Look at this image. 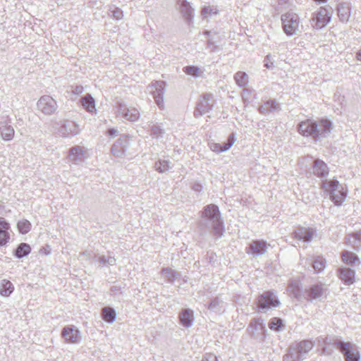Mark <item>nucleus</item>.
I'll return each instance as SVG.
<instances>
[{"label":"nucleus","mask_w":361,"mask_h":361,"mask_svg":"<svg viewBox=\"0 0 361 361\" xmlns=\"http://www.w3.org/2000/svg\"><path fill=\"white\" fill-rule=\"evenodd\" d=\"M106 259V264L113 266L116 264V259L114 257L108 256Z\"/></svg>","instance_id":"nucleus-56"},{"label":"nucleus","mask_w":361,"mask_h":361,"mask_svg":"<svg viewBox=\"0 0 361 361\" xmlns=\"http://www.w3.org/2000/svg\"><path fill=\"white\" fill-rule=\"evenodd\" d=\"M280 109V105L274 99H269L259 106L258 111L262 114H268L270 112Z\"/></svg>","instance_id":"nucleus-31"},{"label":"nucleus","mask_w":361,"mask_h":361,"mask_svg":"<svg viewBox=\"0 0 361 361\" xmlns=\"http://www.w3.org/2000/svg\"><path fill=\"white\" fill-rule=\"evenodd\" d=\"M345 243L350 246L355 251H360L361 249V230L351 233L345 237Z\"/></svg>","instance_id":"nucleus-25"},{"label":"nucleus","mask_w":361,"mask_h":361,"mask_svg":"<svg viewBox=\"0 0 361 361\" xmlns=\"http://www.w3.org/2000/svg\"><path fill=\"white\" fill-rule=\"evenodd\" d=\"M326 261L323 257H316L312 262V266L314 270V273L319 274L322 272L326 267Z\"/></svg>","instance_id":"nucleus-40"},{"label":"nucleus","mask_w":361,"mask_h":361,"mask_svg":"<svg viewBox=\"0 0 361 361\" xmlns=\"http://www.w3.org/2000/svg\"><path fill=\"white\" fill-rule=\"evenodd\" d=\"M269 245L264 240H253L249 245V250L247 253L251 254L253 256H259L264 255Z\"/></svg>","instance_id":"nucleus-19"},{"label":"nucleus","mask_w":361,"mask_h":361,"mask_svg":"<svg viewBox=\"0 0 361 361\" xmlns=\"http://www.w3.org/2000/svg\"><path fill=\"white\" fill-rule=\"evenodd\" d=\"M83 256H87L88 257H90V253H89L87 251L83 252L80 254V257H82Z\"/></svg>","instance_id":"nucleus-60"},{"label":"nucleus","mask_w":361,"mask_h":361,"mask_svg":"<svg viewBox=\"0 0 361 361\" xmlns=\"http://www.w3.org/2000/svg\"><path fill=\"white\" fill-rule=\"evenodd\" d=\"M341 339L336 336H319L317 342L319 347L322 348L321 355L330 356L333 354L334 350L330 346L337 349V343H341Z\"/></svg>","instance_id":"nucleus-10"},{"label":"nucleus","mask_w":361,"mask_h":361,"mask_svg":"<svg viewBox=\"0 0 361 361\" xmlns=\"http://www.w3.org/2000/svg\"><path fill=\"white\" fill-rule=\"evenodd\" d=\"M166 83L163 80H157L148 86L149 92L153 95L156 104L160 109L164 108V94Z\"/></svg>","instance_id":"nucleus-9"},{"label":"nucleus","mask_w":361,"mask_h":361,"mask_svg":"<svg viewBox=\"0 0 361 361\" xmlns=\"http://www.w3.org/2000/svg\"><path fill=\"white\" fill-rule=\"evenodd\" d=\"M94 260H95V261H97V262H98V257H95V255L94 256Z\"/></svg>","instance_id":"nucleus-64"},{"label":"nucleus","mask_w":361,"mask_h":361,"mask_svg":"<svg viewBox=\"0 0 361 361\" xmlns=\"http://www.w3.org/2000/svg\"><path fill=\"white\" fill-rule=\"evenodd\" d=\"M219 14V10L216 6H204V18L212 17Z\"/></svg>","instance_id":"nucleus-48"},{"label":"nucleus","mask_w":361,"mask_h":361,"mask_svg":"<svg viewBox=\"0 0 361 361\" xmlns=\"http://www.w3.org/2000/svg\"><path fill=\"white\" fill-rule=\"evenodd\" d=\"M204 361H217V358L215 355L209 354L204 357Z\"/></svg>","instance_id":"nucleus-58"},{"label":"nucleus","mask_w":361,"mask_h":361,"mask_svg":"<svg viewBox=\"0 0 361 361\" xmlns=\"http://www.w3.org/2000/svg\"><path fill=\"white\" fill-rule=\"evenodd\" d=\"M356 58L357 60L361 61V49L357 52Z\"/></svg>","instance_id":"nucleus-61"},{"label":"nucleus","mask_w":361,"mask_h":361,"mask_svg":"<svg viewBox=\"0 0 361 361\" xmlns=\"http://www.w3.org/2000/svg\"><path fill=\"white\" fill-rule=\"evenodd\" d=\"M164 133V129L160 126L154 124L150 127V135L156 138L162 137Z\"/></svg>","instance_id":"nucleus-46"},{"label":"nucleus","mask_w":361,"mask_h":361,"mask_svg":"<svg viewBox=\"0 0 361 361\" xmlns=\"http://www.w3.org/2000/svg\"><path fill=\"white\" fill-rule=\"evenodd\" d=\"M317 122L307 119L300 122L298 126V130L300 134L306 137H312L316 141Z\"/></svg>","instance_id":"nucleus-15"},{"label":"nucleus","mask_w":361,"mask_h":361,"mask_svg":"<svg viewBox=\"0 0 361 361\" xmlns=\"http://www.w3.org/2000/svg\"><path fill=\"white\" fill-rule=\"evenodd\" d=\"M83 108L88 112L92 113L96 111L95 101L91 94H87L80 99Z\"/></svg>","instance_id":"nucleus-36"},{"label":"nucleus","mask_w":361,"mask_h":361,"mask_svg":"<svg viewBox=\"0 0 361 361\" xmlns=\"http://www.w3.org/2000/svg\"><path fill=\"white\" fill-rule=\"evenodd\" d=\"M106 133L108 135H109L111 137H114L117 135L118 130L114 128H111L108 129Z\"/></svg>","instance_id":"nucleus-57"},{"label":"nucleus","mask_w":361,"mask_h":361,"mask_svg":"<svg viewBox=\"0 0 361 361\" xmlns=\"http://www.w3.org/2000/svg\"><path fill=\"white\" fill-rule=\"evenodd\" d=\"M95 257H98V262L102 264V265H106V257L104 256V255H95Z\"/></svg>","instance_id":"nucleus-55"},{"label":"nucleus","mask_w":361,"mask_h":361,"mask_svg":"<svg viewBox=\"0 0 361 361\" xmlns=\"http://www.w3.org/2000/svg\"><path fill=\"white\" fill-rule=\"evenodd\" d=\"M289 288L293 296L298 300L303 299L302 293H301L300 286L298 283H291L289 285Z\"/></svg>","instance_id":"nucleus-45"},{"label":"nucleus","mask_w":361,"mask_h":361,"mask_svg":"<svg viewBox=\"0 0 361 361\" xmlns=\"http://www.w3.org/2000/svg\"><path fill=\"white\" fill-rule=\"evenodd\" d=\"M316 133V141L319 140L322 138L326 137L330 133L332 125L331 123L328 120L322 119L317 123Z\"/></svg>","instance_id":"nucleus-20"},{"label":"nucleus","mask_w":361,"mask_h":361,"mask_svg":"<svg viewBox=\"0 0 361 361\" xmlns=\"http://www.w3.org/2000/svg\"><path fill=\"white\" fill-rule=\"evenodd\" d=\"M329 289L326 284L318 282L305 288L302 292V298L309 302L323 301L327 298Z\"/></svg>","instance_id":"nucleus-4"},{"label":"nucleus","mask_w":361,"mask_h":361,"mask_svg":"<svg viewBox=\"0 0 361 361\" xmlns=\"http://www.w3.org/2000/svg\"><path fill=\"white\" fill-rule=\"evenodd\" d=\"M108 11L109 16L116 20H121L123 18V11L115 5L109 6Z\"/></svg>","instance_id":"nucleus-41"},{"label":"nucleus","mask_w":361,"mask_h":361,"mask_svg":"<svg viewBox=\"0 0 361 361\" xmlns=\"http://www.w3.org/2000/svg\"><path fill=\"white\" fill-rule=\"evenodd\" d=\"M10 229V224L4 217H0V247L9 242Z\"/></svg>","instance_id":"nucleus-24"},{"label":"nucleus","mask_w":361,"mask_h":361,"mask_svg":"<svg viewBox=\"0 0 361 361\" xmlns=\"http://www.w3.org/2000/svg\"><path fill=\"white\" fill-rule=\"evenodd\" d=\"M199 68L196 66H186L183 68L184 72L187 75H192V76H197V73L199 71Z\"/></svg>","instance_id":"nucleus-51"},{"label":"nucleus","mask_w":361,"mask_h":361,"mask_svg":"<svg viewBox=\"0 0 361 361\" xmlns=\"http://www.w3.org/2000/svg\"><path fill=\"white\" fill-rule=\"evenodd\" d=\"M216 102L212 94H204V114L212 109Z\"/></svg>","instance_id":"nucleus-42"},{"label":"nucleus","mask_w":361,"mask_h":361,"mask_svg":"<svg viewBox=\"0 0 361 361\" xmlns=\"http://www.w3.org/2000/svg\"><path fill=\"white\" fill-rule=\"evenodd\" d=\"M314 233V231L310 228L300 227L293 232V236L298 240L310 242Z\"/></svg>","instance_id":"nucleus-26"},{"label":"nucleus","mask_w":361,"mask_h":361,"mask_svg":"<svg viewBox=\"0 0 361 361\" xmlns=\"http://www.w3.org/2000/svg\"><path fill=\"white\" fill-rule=\"evenodd\" d=\"M180 324L185 328L190 327L194 322L193 311L190 309H183L178 316Z\"/></svg>","instance_id":"nucleus-29"},{"label":"nucleus","mask_w":361,"mask_h":361,"mask_svg":"<svg viewBox=\"0 0 361 361\" xmlns=\"http://www.w3.org/2000/svg\"><path fill=\"white\" fill-rule=\"evenodd\" d=\"M341 259L343 263L351 267L359 266L361 263L358 256L348 250L341 252Z\"/></svg>","instance_id":"nucleus-27"},{"label":"nucleus","mask_w":361,"mask_h":361,"mask_svg":"<svg viewBox=\"0 0 361 361\" xmlns=\"http://www.w3.org/2000/svg\"><path fill=\"white\" fill-rule=\"evenodd\" d=\"M61 336L68 343H78L81 340L80 331L73 325L65 326L62 329Z\"/></svg>","instance_id":"nucleus-13"},{"label":"nucleus","mask_w":361,"mask_h":361,"mask_svg":"<svg viewBox=\"0 0 361 361\" xmlns=\"http://www.w3.org/2000/svg\"><path fill=\"white\" fill-rule=\"evenodd\" d=\"M264 66L267 68H271L274 66V64H273V62L271 61V56L270 55H267L264 60Z\"/></svg>","instance_id":"nucleus-53"},{"label":"nucleus","mask_w":361,"mask_h":361,"mask_svg":"<svg viewBox=\"0 0 361 361\" xmlns=\"http://www.w3.org/2000/svg\"><path fill=\"white\" fill-rule=\"evenodd\" d=\"M310 172L318 178H323L329 175V169L324 161L315 159L313 161Z\"/></svg>","instance_id":"nucleus-18"},{"label":"nucleus","mask_w":361,"mask_h":361,"mask_svg":"<svg viewBox=\"0 0 361 361\" xmlns=\"http://www.w3.org/2000/svg\"><path fill=\"white\" fill-rule=\"evenodd\" d=\"M128 108L127 106L121 102H118L117 105V114L121 115L123 118H125L126 114L128 115Z\"/></svg>","instance_id":"nucleus-49"},{"label":"nucleus","mask_w":361,"mask_h":361,"mask_svg":"<svg viewBox=\"0 0 361 361\" xmlns=\"http://www.w3.org/2000/svg\"><path fill=\"white\" fill-rule=\"evenodd\" d=\"M233 79L239 87H245L249 82V77L245 72L238 71L234 74Z\"/></svg>","instance_id":"nucleus-38"},{"label":"nucleus","mask_w":361,"mask_h":361,"mask_svg":"<svg viewBox=\"0 0 361 361\" xmlns=\"http://www.w3.org/2000/svg\"><path fill=\"white\" fill-rule=\"evenodd\" d=\"M83 87L81 86V85H76L75 86L73 90H72V92L75 94H80L83 92Z\"/></svg>","instance_id":"nucleus-54"},{"label":"nucleus","mask_w":361,"mask_h":361,"mask_svg":"<svg viewBox=\"0 0 361 361\" xmlns=\"http://www.w3.org/2000/svg\"><path fill=\"white\" fill-rule=\"evenodd\" d=\"M193 189L196 191H200L202 189V185L199 183L195 184L193 185Z\"/></svg>","instance_id":"nucleus-59"},{"label":"nucleus","mask_w":361,"mask_h":361,"mask_svg":"<svg viewBox=\"0 0 361 361\" xmlns=\"http://www.w3.org/2000/svg\"><path fill=\"white\" fill-rule=\"evenodd\" d=\"M208 310L216 314H221L224 311V302L219 297L211 300Z\"/></svg>","instance_id":"nucleus-32"},{"label":"nucleus","mask_w":361,"mask_h":361,"mask_svg":"<svg viewBox=\"0 0 361 361\" xmlns=\"http://www.w3.org/2000/svg\"><path fill=\"white\" fill-rule=\"evenodd\" d=\"M203 115V106L200 101L194 111V116L195 118H200Z\"/></svg>","instance_id":"nucleus-52"},{"label":"nucleus","mask_w":361,"mask_h":361,"mask_svg":"<svg viewBox=\"0 0 361 361\" xmlns=\"http://www.w3.org/2000/svg\"><path fill=\"white\" fill-rule=\"evenodd\" d=\"M257 304L259 311L265 312L269 309L278 307L280 301L273 291L267 290L258 296Z\"/></svg>","instance_id":"nucleus-7"},{"label":"nucleus","mask_w":361,"mask_h":361,"mask_svg":"<svg viewBox=\"0 0 361 361\" xmlns=\"http://www.w3.org/2000/svg\"><path fill=\"white\" fill-rule=\"evenodd\" d=\"M282 28L287 36L296 35L299 31L300 18L298 15L292 11H288L281 16Z\"/></svg>","instance_id":"nucleus-5"},{"label":"nucleus","mask_w":361,"mask_h":361,"mask_svg":"<svg viewBox=\"0 0 361 361\" xmlns=\"http://www.w3.org/2000/svg\"><path fill=\"white\" fill-rule=\"evenodd\" d=\"M235 141V137L234 133H231L228 137L227 142H224L223 144L214 143V142H209L208 145L212 151L221 153L223 152H226L234 144Z\"/></svg>","instance_id":"nucleus-22"},{"label":"nucleus","mask_w":361,"mask_h":361,"mask_svg":"<svg viewBox=\"0 0 361 361\" xmlns=\"http://www.w3.org/2000/svg\"><path fill=\"white\" fill-rule=\"evenodd\" d=\"M333 10L331 7H320L312 13L311 25L313 28L319 30L324 27L331 20Z\"/></svg>","instance_id":"nucleus-6"},{"label":"nucleus","mask_w":361,"mask_h":361,"mask_svg":"<svg viewBox=\"0 0 361 361\" xmlns=\"http://www.w3.org/2000/svg\"><path fill=\"white\" fill-rule=\"evenodd\" d=\"M0 133L2 139L5 141L11 140L15 134L13 126L8 121H0Z\"/></svg>","instance_id":"nucleus-28"},{"label":"nucleus","mask_w":361,"mask_h":361,"mask_svg":"<svg viewBox=\"0 0 361 361\" xmlns=\"http://www.w3.org/2000/svg\"><path fill=\"white\" fill-rule=\"evenodd\" d=\"M204 228L215 239L221 238L224 234V221L219 207L214 204L204 207Z\"/></svg>","instance_id":"nucleus-1"},{"label":"nucleus","mask_w":361,"mask_h":361,"mask_svg":"<svg viewBox=\"0 0 361 361\" xmlns=\"http://www.w3.org/2000/svg\"><path fill=\"white\" fill-rule=\"evenodd\" d=\"M102 318L109 324L113 323L116 318V313L114 308L105 307L102 310Z\"/></svg>","instance_id":"nucleus-37"},{"label":"nucleus","mask_w":361,"mask_h":361,"mask_svg":"<svg viewBox=\"0 0 361 361\" xmlns=\"http://www.w3.org/2000/svg\"><path fill=\"white\" fill-rule=\"evenodd\" d=\"M314 345V342L311 340H302L292 343L283 356V361H303Z\"/></svg>","instance_id":"nucleus-2"},{"label":"nucleus","mask_w":361,"mask_h":361,"mask_svg":"<svg viewBox=\"0 0 361 361\" xmlns=\"http://www.w3.org/2000/svg\"><path fill=\"white\" fill-rule=\"evenodd\" d=\"M204 37H207V49L211 53L217 52L221 49L219 43L221 42V36L214 31H204Z\"/></svg>","instance_id":"nucleus-16"},{"label":"nucleus","mask_w":361,"mask_h":361,"mask_svg":"<svg viewBox=\"0 0 361 361\" xmlns=\"http://www.w3.org/2000/svg\"><path fill=\"white\" fill-rule=\"evenodd\" d=\"M321 188L329 193L330 200L336 206H341L347 197V190H344V187L336 178L323 180Z\"/></svg>","instance_id":"nucleus-3"},{"label":"nucleus","mask_w":361,"mask_h":361,"mask_svg":"<svg viewBox=\"0 0 361 361\" xmlns=\"http://www.w3.org/2000/svg\"><path fill=\"white\" fill-rule=\"evenodd\" d=\"M87 158V150L84 147L75 145L70 148L68 161L74 164H80Z\"/></svg>","instance_id":"nucleus-14"},{"label":"nucleus","mask_w":361,"mask_h":361,"mask_svg":"<svg viewBox=\"0 0 361 361\" xmlns=\"http://www.w3.org/2000/svg\"><path fill=\"white\" fill-rule=\"evenodd\" d=\"M200 14L203 15V8H202L201 10H200Z\"/></svg>","instance_id":"nucleus-63"},{"label":"nucleus","mask_w":361,"mask_h":361,"mask_svg":"<svg viewBox=\"0 0 361 361\" xmlns=\"http://www.w3.org/2000/svg\"><path fill=\"white\" fill-rule=\"evenodd\" d=\"M283 326V320L279 317H274L269 322V329L274 331H280Z\"/></svg>","instance_id":"nucleus-43"},{"label":"nucleus","mask_w":361,"mask_h":361,"mask_svg":"<svg viewBox=\"0 0 361 361\" xmlns=\"http://www.w3.org/2000/svg\"><path fill=\"white\" fill-rule=\"evenodd\" d=\"M161 274L162 276L166 279L167 281L171 283H173L181 276L180 272L169 267L162 269Z\"/></svg>","instance_id":"nucleus-35"},{"label":"nucleus","mask_w":361,"mask_h":361,"mask_svg":"<svg viewBox=\"0 0 361 361\" xmlns=\"http://www.w3.org/2000/svg\"><path fill=\"white\" fill-rule=\"evenodd\" d=\"M337 349L343 355L345 361H360V353L355 344L341 340V343H337Z\"/></svg>","instance_id":"nucleus-8"},{"label":"nucleus","mask_w":361,"mask_h":361,"mask_svg":"<svg viewBox=\"0 0 361 361\" xmlns=\"http://www.w3.org/2000/svg\"><path fill=\"white\" fill-rule=\"evenodd\" d=\"M37 109L44 115H51L57 109L56 102L49 95H44L39 98L37 103Z\"/></svg>","instance_id":"nucleus-12"},{"label":"nucleus","mask_w":361,"mask_h":361,"mask_svg":"<svg viewBox=\"0 0 361 361\" xmlns=\"http://www.w3.org/2000/svg\"><path fill=\"white\" fill-rule=\"evenodd\" d=\"M80 128L72 121H64L59 129V135L63 137H72L79 133Z\"/></svg>","instance_id":"nucleus-17"},{"label":"nucleus","mask_w":361,"mask_h":361,"mask_svg":"<svg viewBox=\"0 0 361 361\" xmlns=\"http://www.w3.org/2000/svg\"><path fill=\"white\" fill-rule=\"evenodd\" d=\"M171 168V162L169 160L159 159L154 164L155 170L161 173L169 171Z\"/></svg>","instance_id":"nucleus-39"},{"label":"nucleus","mask_w":361,"mask_h":361,"mask_svg":"<svg viewBox=\"0 0 361 361\" xmlns=\"http://www.w3.org/2000/svg\"><path fill=\"white\" fill-rule=\"evenodd\" d=\"M18 229L20 233H27L31 228V224L26 219L20 220L17 224Z\"/></svg>","instance_id":"nucleus-44"},{"label":"nucleus","mask_w":361,"mask_h":361,"mask_svg":"<svg viewBox=\"0 0 361 361\" xmlns=\"http://www.w3.org/2000/svg\"><path fill=\"white\" fill-rule=\"evenodd\" d=\"M352 6L349 2H341L337 6L338 17L339 20L343 23L349 21L351 15Z\"/></svg>","instance_id":"nucleus-23"},{"label":"nucleus","mask_w":361,"mask_h":361,"mask_svg":"<svg viewBox=\"0 0 361 361\" xmlns=\"http://www.w3.org/2000/svg\"><path fill=\"white\" fill-rule=\"evenodd\" d=\"M177 4L183 18L187 21H190L193 17L194 10L186 0H178Z\"/></svg>","instance_id":"nucleus-30"},{"label":"nucleus","mask_w":361,"mask_h":361,"mask_svg":"<svg viewBox=\"0 0 361 361\" xmlns=\"http://www.w3.org/2000/svg\"><path fill=\"white\" fill-rule=\"evenodd\" d=\"M13 283L7 279L0 280V295L3 297H8L13 292Z\"/></svg>","instance_id":"nucleus-34"},{"label":"nucleus","mask_w":361,"mask_h":361,"mask_svg":"<svg viewBox=\"0 0 361 361\" xmlns=\"http://www.w3.org/2000/svg\"><path fill=\"white\" fill-rule=\"evenodd\" d=\"M254 90L250 88H244L242 91V98L244 102H249Z\"/></svg>","instance_id":"nucleus-50"},{"label":"nucleus","mask_w":361,"mask_h":361,"mask_svg":"<svg viewBox=\"0 0 361 361\" xmlns=\"http://www.w3.org/2000/svg\"><path fill=\"white\" fill-rule=\"evenodd\" d=\"M315 2H317V3H326L328 0H314Z\"/></svg>","instance_id":"nucleus-62"},{"label":"nucleus","mask_w":361,"mask_h":361,"mask_svg":"<svg viewBox=\"0 0 361 361\" xmlns=\"http://www.w3.org/2000/svg\"><path fill=\"white\" fill-rule=\"evenodd\" d=\"M140 118V112L139 111L135 108L129 109L128 111V115L126 114L125 118L130 121H136Z\"/></svg>","instance_id":"nucleus-47"},{"label":"nucleus","mask_w":361,"mask_h":361,"mask_svg":"<svg viewBox=\"0 0 361 361\" xmlns=\"http://www.w3.org/2000/svg\"><path fill=\"white\" fill-rule=\"evenodd\" d=\"M339 279L346 285H351L355 282V270L350 267H342L338 269Z\"/></svg>","instance_id":"nucleus-21"},{"label":"nucleus","mask_w":361,"mask_h":361,"mask_svg":"<svg viewBox=\"0 0 361 361\" xmlns=\"http://www.w3.org/2000/svg\"><path fill=\"white\" fill-rule=\"evenodd\" d=\"M133 140L131 137L126 135H121L112 145L111 154L117 157H121L129 149Z\"/></svg>","instance_id":"nucleus-11"},{"label":"nucleus","mask_w":361,"mask_h":361,"mask_svg":"<svg viewBox=\"0 0 361 361\" xmlns=\"http://www.w3.org/2000/svg\"><path fill=\"white\" fill-rule=\"evenodd\" d=\"M31 252V247L26 243H20L13 251V255L18 258L21 259L27 256Z\"/></svg>","instance_id":"nucleus-33"}]
</instances>
